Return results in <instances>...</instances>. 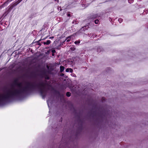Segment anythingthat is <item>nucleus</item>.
Listing matches in <instances>:
<instances>
[{
    "mask_svg": "<svg viewBox=\"0 0 148 148\" xmlns=\"http://www.w3.org/2000/svg\"><path fill=\"white\" fill-rule=\"evenodd\" d=\"M76 59L77 60V59H79V58L78 57H77L76 58Z\"/></svg>",
    "mask_w": 148,
    "mask_h": 148,
    "instance_id": "2f4dec72",
    "label": "nucleus"
},
{
    "mask_svg": "<svg viewBox=\"0 0 148 148\" xmlns=\"http://www.w3.org/2000/svg\"><path fill=\"white\" fill-rule=\"evenodd\" d=\"M102 99H103L104 100V99H105V98H104V97H103V98H102Z\"/></svg>",
    "mask_w": 148,
    "mask_h": 148,
    "instance_id": "f704fd0d",
    "label": "nucleus"
},
{
    "mask_svg": "<svg viewBox=\"0 0 148 148\" xmlns=\"http://www.w3.org/2000/svg\"><path fill=\"white\" fill-rule=\"evenodd\" d=\"M45 72V71H44L42 72L40 74L39 76L40 78H44L45 75L44 74V73Z\"/></svg>",
    "mask_w": 148,
    "mask_h": 148,
    "instance_id": "9d476101",
    "label": "nucleus"
},
{
    "mask_svg": "<svg viewBox=\"0 0 148 148\" xmlns=\"http://www.w3.org/2000/svg\"><path fill=\"white\" fill-rule=\"evenodd\" d=\"M80 43V40H77V41H76L75 42V44H78Z\"/></svg>",
    "mask_w": 148,
    "mask_h": 148,
    "instance_id": "dca6fc26",
    "label": "nucleus"
},
{
    "mask_svg": "<svg viewBox=\"0 0 148 148\" xmlns=\"http://www.w3.org/2000/svg\"><path fill=\"white\" fill-rule=\"evenodd\" d=\"M51 50V52L53 53H54L56 52V50L54 49H52L51 50Z\"/></svg>",
    "mask_w": 148,
    "mask_h": 148,
    "instance_id": "a211bd4d",
    "label": "nucleus"
},
{
    "mask_svg": "<svg viewBox=\"0 0 148 148\" xmlns=\"http://www.w3.org/2000/svg\"><path fill=\"white\" fill-rule=\"evenodd\" d=\"M41 42L43 43L44 45H49L51 43V41L50 40H47L46 42Z\"/></svg>",
    "mask_w": 148,
    "mask_h": 148,
    "instance_id": "6e6552de",
    "label": "nucleus"
},
{
    "mask_svg": "<svg viewBox=\"0 0 148 148\" xmlns=\"http://www.w3.org/2000/svg\"><path fill=\"white\" fill-rule=\"evenodd\" d=\"M74 110L75 111V109H74Z\"/></svg>",
    "mask_w": 148,
    "mask_h": 148,
    "instance_id": "58836bf2",
    "label": "nucleus"
},
{
    "mask_svg": "<svg viewBox=\"0 0 148 148\" xmlns=\"http://www.w3.org/2000/svg\"><path fill=\"white\" fill-rule=\"evenodd\" d=\"M70 49L71 50L73 51L75 50V48L74 47H71L70 48Z\"/></svg>",
    "mask_w": 148,
    "mask_h": 148,
    "instance_id": "4be33fe9",
    "label": "nucleus"
},
{
    "mask_svg": "<svg viewBox=\"0 0 148 148\" xmlns=\"http://www.w3.org/2000/svg\"><path fill=\"white\" fill-rule=\"evenodd\" d=\"M82 6L84 7L85 8V7H86L87 6V5H85L84 4H82Z\"/></svg>",
    "mask_w": 148,
    "mask_h": 148,
    "instance_id": "393cba45",
    "label": "nucleus"
},
{
    "mask_svg": "<svg viewBox=\"0 0 148 148\" xmlns=\"http://www.w3.org/2000/svg\"><path fill=\"white\" fill-rule=\"evenodd\" d=\"M102 50H103V49H102V47H98L97 51V52H98L99 53V52H101V51H102Z\"/></svg>",
    "mask_w": 148,
    "mask_h": 148,
    "instance_id": "9b49d317",
    "label": "nucleus"
},
{
    "mask_svg": "<svg viewBox=\"0 0 148 148\" xmlns=\"http://www.w3.org/2000/svg\"><path fill=\"white\" fill-rule=\"evenodd\" d=\"M40 40H39V41H38L37 42V44H38V45H41V44L40 43Z\"/></svg>",
    "mask_w": 148,
    "mask_h": 148,
    "instance_id": "5701e85b",
    "label": "nucleus"
},
{
    "mask_svg": "<svg viewBox=\"0 0 148 148\" xmlns=\"http://www.w3.org/2000/svg\"><path fill=\"white\" fill-rule=\"evenodd\" d=\"M111 126H112V125H111Z\"/></svg>",
    "mask_w": 148,
    "mask_h": 148,
    "instance_id": "ea45409f",
    "label": "nucleus"
},
{
    "mask_svg": "<svg viewBox=\"0 0 148 148\" xmlns=\"http://www.w3.org/2000/svg\"><path fill=\"white\" fill-rule=\"evenodd\" d=\"M90 23H88V25H87L86 26H84V27H82L81 29L80 30L81 31H85V30H86L88 29V28H89L88 27L89 25H90Z\"/></svg>",
    "mask_w": 148,
    "mask_h": 148,
    "instance_id": "20e7f679",
    "label": "nucleus"
},
{
    "mask_svg": "<svg viewBox=\"0 0 148 148\" xmlns=\"http://www.w3.org/2000/svg\"><path fill=\"white\" fill-rule=\"evenodd\" d=\"M9 7H8L6 9V11L3 14V15L5 17V16H6L9 13V12H10V11L11 10H9Z\"/></svg>",
    "mask_w": 148,
    "mask_h": 148,
    "instance_id": "423d86ee",
    "label": "nucleus"
},
{
    "mask_svg": "<svg viewBox=\"0 0 148 148\" xmlns=\"http://www.w3.org/2000/svg\"><path fill=\"white\" fill-rule=\"evenodd\" d=\"M64 74H63V73H61V74L60 75L61 76H64Z\"/></svg>",
    "mask_w": 148,
    "mask_h": 148,
    "instance_id": "cd10ccee",
    "label": "nucleus"
},
{
    "mask_svg": "<svg viewBox=\"0 0 148 148\" xmlns=\"http://www.w3.org/2000/svg\"><path fill=\"white\" fill-rule=\"evenodd\" d=\"M111 114H112V113H111Z\"/></svg>",
    "mask_w": 148,
    "mask_h": 148,
    "instance_id": "e433bc0d",
    "label": "nucleus"
},
{
    "mask_svg": "<svg viewBox=\"0 0 148 148\" xmlns=\"http://www.w3.org/2000/svg\"><path fill=\"white\" fill-rule=\"evenodd\" d=\"M55 1H56L57 3H59V0H54Z\"/></svg>",
    "mask_w": 148,
    "mask_h": 148,
    "instance_id": "c756f323",
    "label": "nucleus"
},
{
    "mask_svg": "<svg viewBox=\"0 0 148 148\" xmlns=\"http://www.w3.org/2000/svg\"><path fill=\"white\" fill-rule=\"evenodd\" d=\"M56 130L58 129V128H57V127H56Z\"/></svg>",
    "mask_w": 148,
    "mask_h": 148,
    "instance_id": "c9c22d12",
    "label": "nucleus"
},
{
    "mask_svg": "<svg viewBox=\"0 0 148 148\" xmlns=\"http://www.w3.org/2000/svg\"><path fill=\"white\" fill-rule=\"evenodd\" d=\"M71 95V93L69 92H68L66 93V96L68 97H69Z\"/></svg>",
    "mask_w": 148,
    "mask_h": 148,
    "instance_id": "2eb2a0df",
    "label": "nucleus"
},
{
    "mask_svg": "<svg viewBox=\"0 0 148 148\" xmlns=\"http://www.w3.org/2000/svg\"><path fill=\"white\" fill-rule=\"evenodd\" d=\"M52 55L53 56H55V54H54V53H52Z\"/></svg>",
    "mask_w": 148,
    "mask_h": 148,
    "instance_id": "473e14b6",
    "label": "nucleus"
},
{
    "mask_svg": "<svg viewBox=\"0 0 148 148\" xmlns=\"http://www.w3.org/2000/svg\"><path fill=\"white\" fill-rule=\"evenodd\" d=\"M123 21V19L121 18H120L118 19L119 22L120 23H121Z\"/></svg>",
    "mask_w": 148,
    "mask_h": 148,
    "instance_id": "f3484780",
    "label": "nucleus"
},
{
    "mask_svg": "<svg viewBox=\"0 0 148 148\" xmlns=\"http://www.w3.org/2000/svg\"><path fill=\"white\" fill-rule=\"evenodd\" d=\"M134 0H128V1L129 3H131L133 2Z\"/></svg>",
    "mask_w": 148,
    "mask_h": 148,
    "instance_id": "412c9836",
    "label": "nucleus"
},
{
    "mask_svg": "<svg viewBox=\"0 0 148 148\" xmlns=\"http://www.w3.org/2000/svg\"><path fill=\"white\" fill-rule=\"evenodd\" d=\"M95 23L96 24H98L99 23V21L97 19H96L94 21Z\"/></svg>",
    "mask_w": 148,
    "mask_h": 148,
    "instance_id": "4468645a",
    "label": "nucleus"
},
{
    "mask_svg": "<svg viewBox=\"0 0 148 148\" xmlns=\"http://www.w3.org/2000/svg\"><path fill=\"white\" fill-rule=\"evenodd\" d=\"M111 0H106V1L103 2V3H106L108 2H110Z\"/></svg>",
    "mask_w": 148,
    "mask_h": 148,
    "instance_id": "b1692460",
    "label": "nucleus"
},
{
    "mask_svg": "<svg viewBox=\"0 0 148 148\" xmlns=\"http://www.w3.org/2000/svg\"><path fill=\"white\" fill-rule=\"evenodd\" d=\"M98 15L97 14L91 15L88 19V21H90L91 23L92 22L93 24L94 22V20L98 18Z\"/></svg>",
    "mask_w": 148,
    "mask_h": 148,
    "instance_id": "f03ea898",
    "label": "nucleus"
},
{
    "mask_svg": "<svg viewBox=\"0 0 148 148\" xmlns=\"http://www.w3.org/2000/svg\"><path fill=\"white\" fill-rule=\"evenodd\" d=\"M22 0H18L15 2L12 3L10 6H9V9L10 10H12L13 8L17 5Z\"/></svg>",
    "mask_w": 148,
    "mask_h": 148,
    "instance_id": "7ed1b4c3",
    "label": "nucleus"
},
{
    "mask_svg": "<svg viewBox=\"0 0 148 148\" xmlns=\"http://www.w3.org/2000/svg\"><path fill=\"white\" fill-rule=\"evenodd\" d=\"M73 76H74V77H76V75H74H74H73Z\"/></svg>",
    "mask_w": 148,
    "mask_h": 148,
    "instance_id": "72a5a7b5",
    "label": "nucleus"
},
{
    "mask_svg": "<svg viewBox=\"0 0 148 148\" xmlns=\"http://www.w3.org/2000/svg\"><path fill=\"white\" fill-rule=\"evenodd\" d=\"M49 101H50L49 100H47V105H48V107H49V108H50L49 104Z\"/></svg>",
    "mask_w": 148,
    "mask_h": 148,
    "instance_id": "aec40b11",
    "label": "nucleus"
},
{
    "mask_svg": "<svg viewBox=\"0 0 148 148\" xmlns=\"http://www.w3.org/2000/svg\"><path fill=\"white\" fill-rule=\"evenodd\" d=\"M11 1H9V0H7L6 2H5L3 4H2L0 7V9H1L2 8L4 7L5 6H6L7 5L8 3L10 2Z\"/></svg>",
    "mask_w": 148,
    "mask_h": 148,
    "instance_id": "39448f33",
    "label": "nucleus"
},
{
    "mask_svg": "<svg viewBox=\"0 0 148 148\" xmlns=\"http://www.w3.org/2000/svg\"><path fill=\"white\" fill-rule=\"evenodd\" d=\"M73 71V70L71 68H67L66 70V72H70L72 73Z\"/></svg>",
    "mask_w": 148,
    "mask_h": 148,
    "instance_id": "1a4fd4ad",
    "label": "nucleus"
},
{
    "mask_svg": "<svg viewBox=\"0 0 148 148\" xmlns=\"http://www.w3.org/2000/svg\"><path fill=\"white\" fill-rule=\"evenodd\" d=\"M64 66H60V72L61 73L64 70Z\"/></svg>",
    "mask_w": 148,
    "mask_h": 148,
    "instance_id": "f8f14e48",
    "label": "nucleus"
},
{
    "mask_svg": "<svg viewBox=\"0 0 148 148\" xmlns=\"http://www.w3.org/2000/svg\"><path fill=\"white\" fill-rule=\"evenodd\" d=\"M67 15L68 16H71V14L69 13H67Z\"/></svg>",
    "mask_w": 148,
    "mask_h": 148,
    "instance_id": "bb28decb",
    "label": "nucleus"
},
{
    "mask_svg": "<svg viewBox=\"0 0 148 148\" xmlns=\"http://www.w3.org/2000/svg\"><path fill=\"white\" fill-rule=\"evenodd\" d=\"M47 84L46 82L35 81L27 82L24 85L15 79L10 88L5 90L4 93H0V106H4L14 100L22 101L35 90L38 91L44 98L46 94L45 89Z\"/></svg>",
    "mask_w": 148,
    "mask_h": 148,
    "instance_id": "f257e3e1",
    "label": "nucleus"
},
{
    "mask_svg": "<svg viewBox=\"0 0 148 148\" xmlns=\"http://www.w3.org/2000/svg\"><path fill=\"white\" fill-rule=\"evenodd\" d=\"M78 23H79V22L77 21L76 19L74 20L72 22V23L74 24H77Z\"/></svg>",
    "mask_w": 148,
    "mask_h": 148,
    "instance_id": "ddd939ff",
    "label": "nucleus"
},
{
    "mask_svg": "<svg viewBox=\"0 0 148 148\" xmlns=\"http://www.w3.org/2000/svg\"><path fill=\"white\" fill-rule=\"evenodd\" d=\"M49 50L47 51V52H46V54H49Z\"/></svg>",
    "mask_w": 148,
    "mask_h": 148,
    "instance_id": "a878e982",
    "label": "nucleus"
},
{
    "mask_svg": "<svg viewBox=\"0 0 148 148\" xmlns=\"http://www.w3.org/2000/svg\"><path fill=\"white\" fill-rule=\"evenodd\" d=\"M34 14H31L29 16L30 18H32L34 16Z\"/></svg>",
    "mask_w": 148,
    "mask_h": 148,
    "instance_id": "6ab92c4d",
    "label": "nucleus"
},
{
    "mask_svg": "<svg viewBox=\"0 0 148 148\" xmlns=\"http://www.w3.org/2000/svg\"><path fill=\"white\" fill-rule=\"evenodd\" d=\"M54 38V37H53V36H52L51 37H50L49 38H50V39H52V38Z\"/></svg>",
    "mask_w": 148,
    "mask_h": 148,
    "instance_id": "7c9ffc66",
    "label": "nucleus"
},
{
    "mask_svg": "<svg viewBox=\"0 0 148 148\" xmlns=\"http://www.w3.org/2000/svg\"><path fill=\"white\" fill-rule=\"evenodd\" d=\"M44 74L45 75L44 78L46 80H49L50 79L49 76L46 73V72L44 73Z\"/></svg>",
    "mask_w": 148,
    "mask_h": 148,
    "instance_id": "0eeeda50",
    "label": "nucleus"
},
{
    "mask_svg": "<svg viewBox=\"0 0 148 148\" xmlns=\"http://www.w3.org/2000/svg\"><path fill=\"white\" fill-rule=\"evenodd\" d=\"M110 18V19H111V18L110 17V18Z\"/></svg>",
    "mask_w": 148,
    "mask_h": 148,
    "instance_id": "4c0bfd02",
    "label": "nucleus"
},
{
    "mask_svg": "<svg viewBox=\"0 0 148 148\" xmlns=\"http://www.w3.org/2000/svg\"><path fill=\"white\" fill-rule=\"evenodd\" d=\"M91 33H90V34L88 33V35L89 37H90L91 36Z\"/></svg>",
    "mask_w": 148,
    "mask_h": 148,
    "instance_id": "c85d7f7f",
    "label": "nucleus"
}]
</instances>
